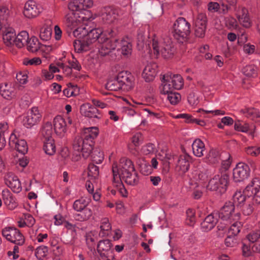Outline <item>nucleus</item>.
I'll return each instance as SVG.
<instances>
[{
    "instance_id": "obj_1",
    "label": "nucleus",
    "mask_w": 260,
    "mask_h": 260,
    "mask_svg": "<svg viewBox=\"0 0 260 260\" xmlns=\"http://www.w3.org/2000/svg\"><path fill=\"white\" fill-rule=\"evenodd\" d=\"M88 29L89 28L79 27L73 31V34L79 38H84V41L87 45H89L96 41L102 44L99 49V53L102 56L106 55L116 48L119 40L114 38V32L113 30L104 31L100 28Z\"/></svg>"
},
{
    "instance_id": "obj_2",
    "label": "nucleus",
    "mask_w": 260,
    "mask_h": 260,
    "mask_svg": "<svg viewBox=\"0 0 260 260\" xmlns=\"http://www.w3.org/2000/svg\"><path fill=\"white\" fill-rule=\"evenodd\" d=\"M98 134L99 130L96 127L86 128L81 136H77L75 138L73 149L78 152H82L84 158L88 157L93 150V140Z\"/></svg>"
},
{
    "instance_id": "obj_3",
    "label": "nucleus",
    "mask_w": 260,
    "mask_h": 260,
    "mask_svg": "<svg viewBox=\"0 0 260 260\" xmlns=\"http://www.w3.org/2000/svg\"><path fill=\"white\" fill-rule=\"evenodd\" d=\"M246 196L253 197L257 203H260V178H253L243 193L241 191L236 192L233 199L235 203L240 205L245 201Z\"/></svg>"
},
{
    "instance_id": "obj_4",
    "label": "nucleus",
    "mask_w": 260,
    "mask_h": 260,
    "mask_svg": "<svg viewBox=\"0 0 260 260\" xmlns=\"http://www.w3.org/2000/svg\"><path fill=\"white\" fill-rule=\"evenodd\" d=\"M190 33V24L183 17L178 18L174 22L172 34L174 38L179 43L186 42Z\"/></svg>"
},
{
    "instance_id": "obj_5",
    "label": "nucleus",
    "mask_w": 260,
    "mask_h": 260,
    "mask_svg": "<svg viewBox=\"0 0 260 260\" xmlns=\"http://www.w3.org/2000/svg\"><path fill=\"white\" fill-rule=\"evenodd\" d=\"M229 180V176L226 172L219 173L210 180L207 188L209 190L218 191L223 193L226 190Z\"/></svg>"
},
{
    "instance_id": "obj_6",
    "label": "nucleus",
    "mask_w": 260,
    "mask_h": 260,
    "mask_svg": "<svg viewBox=\"0 0 260 260\" xmlns=\"http://www.w3.org/2000/svg\"><path fill=\"white\" fill-rule=\"evenodd\" d=\"M240 214L239 212L235 213V206L233 202H226L220 209L218 217L223 221L232 223L235 220L240 219Z\"/></svg>"
},
{
    "instance_id": "obj_7",
    "label": "nucleus",
    "mask_w": 260,
    "mask_h": 260,
    "mask_svg": "<svg viewBox=\"0 0 260 260\" xmlns=\"http://www.w3.org/2000/svg\"><path fill=\"white\" fill-rule=\"evenodd\" d=\"M97 250L103 260H113L115 258L113 244L109 239L100 240L97 245Z\"/></svg>"
},
{
    "instance_id": "obj_8",
    "label": "nucleus",
    "mask_w": 260,
    "mask_h": 260,
    "mask_svg": "<svg viewBox=\"0 0 260 260\" xmlns=\"http://www.w3.org/2000/svg\"><path fill=\"white\" fill-rule=\"evenodd\" d=\"M2 235L6 239L15 244L22 245L25 239L20 231L13 226H8L2 230Z\"/></svg>"
},
{
    "instance_id": "obj_9",
    "label": "nucleus",
    "mask_w": 260,
    "mask_h": 260,
    "mask_svg": "<svg viewBox=\"0 0 260 260\" xmlns=\"http://www.w3.org/2000/svg\"><path fill=\"white\" fill-rule=\"evenodd\" d=\"M42 114L37 107H33L29 109L26 115L22 120L23 125L27 128H30L38 124L41 120Z\"/></svg>"
},
{
    "instance_id": "obj_10",
    "label": "nucleus",
    "mask_w": 260,
    "mask_h": 260,
    "mask_svg": "<svg viewBox=\"0 0 260 260\" xmlns=\"http://www.w3.org/2000/svg\"><path fill=\"white\" fill-rule=\"evenodd\" d=\"M43 8L40 4L34 0H28L23 6V14L28 19L37 17L42 12Z\"/></svg>"
},
{
    "instance_id": "obj_11",
    "label": "nucleus",
    "mask_w": 260,
    "mask_h": 260,
    "mask_svg": "<svg viewBox=\"0 0 260 260\" xmlns=\"http://www.w3.org/2000/svg\"><path fill=\"white\" fill-rule=\"evenodd\" d=\"M117 78L120 83L122 90L129 91L134 86V77L127 71H122L118 73Z\"/></svg>"
},
{
    "instance_id": "obj_12",
    "label": "nucleus",
    "mask_w": 260,
    "mask_h": 260,
    "mask_svg": "<svg viewBox=\"0 0 260 260\" xmlns=\"http://www.w3.org/2000/svg\"><path fill=\"white\" fill-rule=\"evenodd\" d=\"M67 120L68 123L65 119L60 115H57L54 118V129L55 133L58 136L60 137L63 136L67 132L68 125L72 124V120L70 117H68Z\"/></svg>"
},
{
    "instance_id": "obj_13",
    "label": "nucleus",
    "mask_w": 260,
    "mask_h": 260,
    "mask_svg": "<svg viewBox=\"0 0 260 260\" xmlns=\"http://www.w3.org/2000/svg\"><path fill=\"white\" fill-rule=\"evenodd\" d=\"M249 174L248 166L244 162H239L233 170V179L236 182H240L246 179Z\"/></svg>"
},
{
    "instance_id": "obj_14",
    "label": "nucleus",
    "mask_w": 260,
    "mask_h": 260,
    "mask_svg": "<svg viewBox=\"0 0 260 260\" xmlns=\"http://www.w3.org/2000/svg\"><path fill=\"white\" fill-rule=\"evenodd\" d=\"M112 173L114 186L117 188L118 192L123 197H127V191L121 181L116 163H114L112 165Z\"/></svg>"
},
{
    "instance_id": "obj_15",
    "label": "nucleus",
    "mask_w": 260,
    "mask_h": 260,
    "mask_svg": "<svg viewBox=\"0 0 260 260\" xmlns=\"http://www.w3.org/2000/svg\"><path fill=\"white\" fill-rule=\"evenodd\" d=\"M80 110L81 114L83 116L89 118L100 119L102 117V115L100 112V111L89 103L82 104L80 107Z\"/></svg>"
},
{
    "instance_id": "obj_16",
    "label": "nucleus",
    "mask_w": 260,
    "mask_h": 260,
    "mask_svg": "<svg viewBox=\"0 0 260 260\" xmlns=\"http://www.w3.org/2000/svg\"><path fill=\"white\" fill-rule=\"evenodd\" d=\"M5 183L15 193L22 190L21 182L18 177L12 173H7L5 176Z\"/></svg>"
},
{
    "instance_id": "obj_17",
    "label": "nucleus",
    "mask_w": 260,
    "mask_h": 260,
    "mask_svg": "<svg viewBox=\"0 0 260 260\" xmlns=\"http://www.w3.org/2000/svg\"><path fill=\"white\" fill-rule=\"evenodd\" d=\"M175 52L176 49L171 39L168 37L164 38L161 46V55L165 58H170L173 56Z\"/></svg>"
},
{
    "instance_id": "obj_18",
    "label": "nucleus",
    "mask_w": 260,
    "mask_h": 260,
    "mask_svg": "<svg viewBox=\"0 0 260 260\" xmlns=\"http://www.w3.org/2000/svg\"><path fill=\"white\" fill-rule=\"evenodd\" d=\"M10 146L16 149L19 153L25 154L27 152L28 146L24 140H18L14 134H11L9 138Z\"/></svg>"
},
{
    "instance_id": "obj_19",
    "label": "nucleus",
    "mask_w": 260,
    "mask_h": 260,
    "mask_svg": "<svg viewBox=\"0 0 260 260\" xmlns=\"http://www.w3.org/2000/svg\"><path fill=\"white\" fill-rule=\"evenodd\" d=\"M236 16L243 27L249 28L251 26V22L249 18L248 10L245 7H239L236 10Z\"/></svg>"
},
{
    "instance_id": "obj_20",
    "label": "nucleus",
    "mask_w": 260,
    "mask_h": 260,
    "mask_svg": "<svg viewBox=\"0 0 260 260\" xmlns=\"http://www.w3.org/2000/svg\"><path fill=\"white\" fill-rule=\"evenodd\" d=\"M218 214L212 213L207 216L201 223V229L204 232L210 231L214 228L218 222Z\"/></svg>"
},
{
    "instance_id": "obj_21",
    "label": "nucleus",
    "mask_w": 260,
    "mask_h": 260,
    "mask_svg": "<svg viewBox=\"0 0 260 260\" xmlns=\"http://www.w3.org/2000/svg\"><path fill=\"white\" fill-rule=\"evenodd\" d=\"M117 169L120 176L127 175L135 171L133 162L126 157H122L120 159L119 168L117 167Z\"/></svg>"
},
{
    "instance_id": "obj_22",
    "label": "nucleus",
    "mask_w": 260,
    "mask_h": 260,
    "mask_svg": "<svg viewBox=\"0 0 260 260\" xmlns=\"http://www.w3.org/2000/svg\"><path fill=\"white\" fill-rule=\"evenodd\" d=\"M157 65L155 63H148L142 73V77L146 82L154 80L157 74Z\"/></svg>"
},
{
    "instance_id": "obj_23",
    "label": "nucleus",
    "mask_w": 260,
    "mask_h": 260,
    "mask_svg": "<svg viewBox=\"0 0 260 260\" xmlns=\"http://www.w3.org/2000/svg\"><path fill=\"white\" fill-rule=\"evenodd\" d=\"M2 198L4 204L10 210H13L18 206L16 199L8 189L2 191Z\"/></svg>"
},
{
    "instance_id": "obj_24",
    "label": "nucleus",
    "mask_w": 260,
    "mask_h": 260,
    "mask_svg": "<svg viewBox=\"0 0 260 260\" xmlns=\"http://www.w3.org/2000/svg\"><path fill=\"white\" fill-rule=\"evenodd\" d=\"M118 14L116 10L111 7L105 8V11L102 14V19L107 24H112L117 19Z\"/></svg>"
},
{
    "instance_id": "obj_25",
    "label": "nucleus",
    "mask_w": 260,
    "mask_h": 260,
    "mask_svg": "<svg viewBox=\"0 0 260 260\" xmlns=\"http://www.w3.org/2000/svg\"><path fill=\"white\" fill-rule=\"evenodd\" d=\"M190 157L186 154L180 155L177 161L176 168L180 174L186 172L189 168Z\"/></svg>"
},
{
    "instance_id": "obj_26",
    "label": "nucleus",
    "mask_w": 260,
    "mask_h": 260,
    "mask_svg": "<svg viewBox=\"0 0 260 260\" xmlns=\"http://www.w3.org/2000/svg\"><path fill=\"white\" fill-rule=\"evenodd\" d=\"M16 36L15 31L12 27L6 28L3 31V39L4 43L8 46L14 45Z\"/></svg>"
},
{
    "instance_id": "obj_27",
    "label": "nucleus",
    "mask_w": 260,
    "mask_h": 260,
    "mask_svg": "<svg viewBox=\"0 0 260 260\" xmlns=\"http://www.w3.org/2000/svg\"><path fill=\"white\" fill-rule=\"evenodd\" d=\"M92 210L86 207L84 209L78 211L77 213L74 214L73 217L75 220L82 222L88 220L92 216Z\"/></svg>"
},
{
    "instance_id": "obj_28",
    "label": "nucleus",
    "mask_w": 260,
    "mask_h": 260,
    "mask_svg": "<svg viewBox=\"0 0 260 260\" xmlns=\"http://www.w3.org/2000/svg\"><path fill=\"white\" fill-rule=\"evenodd\" d=\"M164 78H168L175 89L179 90L182 88L184 85V81L181 75H164Z\"/></svg>"
},
{
    "instance_id": "obj_29",
    "label": "nucleus",
    "mask_w": 260,
    "mask_h": 260,
    "mask_svg": "<svg viewBox=\"0 0 260 260\" xmlns=\"http://www.w3.org/2000/svg\"><path fill=\"white\" fill-rule=\"evenodd\" d=\"M14 87L7 83H2L0 85V93L7 100H11L14 97Z\"/></svg>"
},
{
    "instance_id": "obj_30",
    "label": "nucleus",
    "mask_w": 260,
    "mask_h": 260,
    "mask_svg": "<svg viewBox=\"0 0 260 260\" xmlns=\"http://www.w3.org/2000/svg\"><path fill=\"white\" fill-rule=\"evenodd\" d=\"M193 154L197 157H202L205 151V146L203 142L199 139H196L192 144Z\"/></svg>"
},
{
    "instance_id": "obj_31",
    "label": "nucleus",
    "mask_w": 260,
    "mask_h": 260,
    "mask_svg": "<svg viewBox=\"0 0 260 260\" xmlns=\"http://www.w3.org/2000/svg\"><path fill=\"white\" fill-rule=\"evenodd\" d=\"M100 224L99 236L102 237L108 236L112 229L109 219L106 217L103 218L101 220Z\"/></svg>"
},
{
    "instance_id": "obj_32",
    "label": "nucleus",
    "mask_w": 260,
    "mask_h": 260,
    "mask_svg": "<svg viewBox=\"0 0 260 260\" xmlns=\"http://www.w3.org/2000/svg\"><path fill=\"white\" fill-rule=\"evenodd\" d=\"M222 152L216 149H211L207 155L208 161L211 164H218L222 158Z\"/></svg>"
},
{
    "instance_id": "obj_33",
    "label": "nucleus",
    "mask_w": 260,
    "mask_h": 260,
    "mask_svg": "<svg viewBox=\"0 0 260 260\" xmlns=\"http://www.w3.org/2000/svg\"><path fill=\"white\" fill-rule=\"evenodd\" d=\"M28 39V32L26 31H22L16 36L14 45L19 48H21L26 44Z\"/></svg>"
},
{
    "instance_id": "obj_34",
    "label": "nucleus",
    "mask_w": 260,
    "mask_h": 260,
    "mask_svg": "<svg viewBox=\"0 0 260 260\" xmlns=\"http://www.w3.org/2000/svg\"><path fill=\"white\" fill-rule=\"evenodd\" d=\"M120 178H122L126 184L130 185H136L139 182V177L136 171L134 172H131L127 175H120Z\"/></svg>"
},
{
    "instance_id": "obj_35",
    "label": "nucleus",
    "mask_w": 260,
    "mask_h": 260,
    "mask_svg": "<svg viewBox=\"0 0 260 260\" xmlns=\"http://www.w3.org/2000/svg\"><path fill=\"white\" fill-rule=\"evenodd\" d=\"M26 45L27 50L31 52H36L42 46L38 39L35 36L28 40Z\"/></svg>"
},
{
    "instance_id": "obj_36",
    "label": "nucleus",
    "mask_w": 260,
    "mask_h": 260,
    "mask_svg": "<svg viewBox=\"0 0 260 260\" xmlns=\"http://www.w3.org/2000/svg\"><path fill=\"white\" fill-rule=\"evenodd\" d=\"M241 112L245 115L246 117L253 120L259 121L260 119V113L259 111L255 108H245L242 109Z\"/></svg>"
},
{
    "instance_id": "obj_37",
    "label": "nucleus",
    "mask_w": 260,
    "mask_h": 260,
    "mask_svg": "<svg viewBox=\"0 0 260 260\" xmlns=\"http://www.w3.org/2000/svg\"><path fill=\"white\" fill-rule=\"evenodd\" d=\"M43 149L45 152L49 155H52L55 153L56 147L54 141L52 138H49L44 140Z\"/></svg>"
},
{
    "instance_id": "obj_38",
    "label": "nucleus",
    "mask_w": 260,
    "mask_h": 260,
    "mask_svg": "<svg viewBox=\"0 0 260 260\" xmlns=\"http://www.w3.org/2000/svg\"><path fill=\"white\" fill-rule=\"evenodd\" d=\"M221 156L222 158L220 160H221V166L219 173L226 172V171L229 169L231 164V155L229 152H222Z\"/></svg>"
},
{
    "instance_id": "obj_39",
    "label": "nucleus",
    "mask_w": 260,
    "mask_h": 260,
    "mask_svg": "<svg viewBox=\"0 0 260 260\" xmlns=\"http://www.w3.org/2000/svg\"><path fill=\"white\" fill-rule=\"evenodd\" d=\"M161 82L162 83L160 87V90L162 94H168L173 92V90L175 89L173 87L170 81H169L168 78H164V75H163L161 78Z\"/></svg>"
},
{
    "instance_id": "obj_40",
    "label": "nucleus",
    "mask_w": 260,
    "mask_h": 260,
    "mask_svg": "<svg viewBox=\"0 0 260 260\" xmlns=\"http://www.w3.org/2000/svg\"><path fill=\"white\" fill-rule=\"evenodd\" d=\"M52 29L50 27L44 25L40 28L39 36L44 41H47L51 38Z\"/></svg>"
},
{
    "instance_id": "obj_41",
    "label": "nucleus",
    "mask_w": 260,
    "mask_h": 260,
    "mask_svg": "<svg viewBox=\"0 0 260 260\" xmlns=\"http://www.w3.org/2000/svg\"><path fill=\"white\" fill-rule=\"evenodd\" d=\"M140 172L144 175H148L151 173V167L144 159H139L137 161Z\"/></svg>"
},
{
    "instance_id": "obj_42",
    "label": "nucleus",
    "mask_w": 260,
    "mask_h": 260,
    "mask_svg": "<svg viewBox=\"0 0 260 260\" xmlns=\"http://www.w3.org/2000/svg\"><path fill=\"white\" fill-rule=\"evenodd\" d=\"M164 42L163 39H159L157 36L154 35L152 40V47L154 54L156 56L160 54L161 44Z\"/></svg>"
},
{
    "instance_id": "obj_43",
    "label": "nucleus",
    "mask_w": 260,
    "mask_h": 260,
    "mask_svg": "<svg viewBox=\"0 0 260 260\" xmlns=\"http://www.w3.org/2000/svg\"><path fill=\"white\" fill-rule=\"evenodd\" d=\"M231 224V225L230 227L229 226V234L230 235L236 237L240 233L242 225L241 222L238 220L233 221Z\"/></svg>"
},
{
    "instance_id": "obj_44",
    "label": "nucleus",
    "mask_w": 260,
    "mask_h": 260,
    "mask_svg": "<svg viewBox=\"0 0 260 260\" xmlns=\"http://www.w3.org/2000/svg\"><path fill=\"white\" fill-rule=\"evenodd\" d=\"M88 203L85 199L80 198L74 201L72 208L75 211L78 212V211L84 209V208L88 206Z\"/></svg>"
},
{
    "instance_id": "obj_45",
    "label": "nucleus",
    "mask_w": 260,
    "mask_h": 260,
    "mask_svg": "<svg viewBox=\"0 0 260 260\" xmlns=\"http://www.w3.org/2000/svg\"><path fill=\"white\" fill-rule=\"evenodd\" d=\"M82 39V41L75 40L74 42V49L75 51L78 53L86 51L88 50L89 45H87V43L84 41V38Z\"/></svg>"
},
{
    "instance_id": "obj_46",
    "label": "nucleus",
    "mask_w": 260,
    "mask_h": 260,
    "mask_svg": "<svg viewBox=\"0 0 260 260\" xmlns=\"http://www.w3.org/2000/svg\"><path fill=\"white\" fill-rule=\"evenodd\" d=\"M91 157L92 161L98 164L102 163L104 158L103 152L98 149L92 152Z\"/></svg>"
},
{
    "instance_id": "obj_47",
    "label": "nucleus",
    "mask_w": 260,
    "mask_h": 260,
    "mask_svg": "<svg viewBox=\"0 0 260 260\" xmlns=\"http://www.w3.org/2000/svg\"><path fill=\"white\" fill-rule=\"evenodd\" d=\"M41 133L45 138V140L52 138L51 137L52 134V125L50 122H47L44 124Z\"/></svg>"
},
{
    "instance_id": "obj_48",
    "label": "nucleus",
    "mask_w": 260,
    "mask_h": 260,
    "mask_svg": "<svg viewBox=\"0 0 260 260\" xmlns=\"http://www.w3.org/2000/svg\"><path fill=\"white\" fill-rule=\"evenodd\" d=\"M231 223H228L225 221L222 220L217 225V235L219 237H222L229 229V226Z\"/></svg>"
},
{
    "instance_id": "obj_49",
    "label": "nucleus",
    "mask_w": 260,
    "mask_h": 260,
    "mask_svg": "<svg viewBox=\"0 0 260 260\" xmlns=\"http://www.w3.org/2000/svg\"><path fill=\"white\" fill-rule=\"evenodd\" d=\"M106 88L111 91H118L122 89V87L116 78V79L108 81L106 84Z\"/></svg>"
},
{
    "instance_id": "obj_50",
    "label": "nucleus",
    "mask_w": 260,
    "mask_h": 260,
    "mask_svg": "<svg viewBox=\"0 0 260 260\" xmlns=\"http://www.w3.org/2000/svg\"><path fill=\"white\" fill-rule=\"evenodd\" d=\"M121 53L124 56H129L132 53V44L125 40L121 41Z\"/></svg>"
},
{
    "instance_id": "obj_51",
    "label": "nucleus",
    "mask_w": 260,
    "mask_h": 260,
    "mask_svg": "<svg viewBox=\"0 0 260 260\" xmlns=\"http://www.w3.org/2000/svg\"><path fill=\"white\" fill-rule=\"evenodd\" d=\"M68 8L73 12L84 10L82 2H80V0H73L71 2L68 4Z\"/></svg>"
},
{
    "instance_id": "obj_52",
    "label": "nucleus",
    "mask_w": 260,
    "mask_h": 260,
    "mask_svg": "<svg viewBox=\"0 0 260 260\" xmlns=\"http://www.w3.org/2000/svg\"><path fill=\"white\" fill-rule=\"evenodd\" d=\"M48 253V248L46 246L38 247L35 251V255L39 259H41L46 257Z\"/></svg>"
},
{
    "instance_id": "obj_53",
    "label": "nucleus",
    "mask_w": 260,
    "mask_h": 260,
    "mask_svg": "<svg viewBox=\"0 0 260 260\" xmlns=\"http://www.w3.org/2000/svg\"><path fill=\"white\" fill-rule=\"evenodd\" d=\"M88 175L89 177L96 179L99 175V168L93 164H89L88 165Z\"/></svg>"
},
{
    "instance_id": "obj_54",
    "label": "nucleus",
    "mask_w": 260,
    "mask_h": 260,
    "mask_svg": "<svg viewBox=\"0 0 260 260\" xmlns=\"http://www.w3.org/2000/svg\"><path fill=\"white\" fill-rule=\"evenodd\" d=\"M243 74L248 77H253L256 75V68L254 65H247L242 69Z\"/></svg>"
},
{
    "instance_id": "obj_55",
    "label": "nucleus",
    "mask_w": 260,
    "mask_h": 260,
    "mask_svg": "<svg viewBox=\"0 0 260 260\" xmlns=\"http://www.w3.org/2000/svg\"><path fill=\"white\" fill-rule=\"evenodd\" d=\"M207 17L206 14L200 13L198 15L197 18L195 22V26L204 27L206 28Z\"/></svg>"
},
{
    "instance_id": "obj_56",
    "label": "nucleus",
    "mask_w": 260,
    "mask_h": 260,
    "mask_svg": "<svg viewBox=\"0 0 260 260\" xmlns=\"http://www.w3.org/2000/svg\"><path fill=\"white\" fill-rule=\"evenodd\" d=\"M167 95V99L172 105H177L181 100V95L178 92H172Z\"/></svg>"
},
{
    "instance_id": "obj_57",
    "label": "nucleus",
    "mask_w": 260,
    "mask_h": 260,
    "mask_svg": "<svg viewBox=\"0 0 260 260\" xmlns=\"http://www.w3.org/2000/svg\"><path fill=\"white\" fill-rule=\"evenodd\" d=\"M23 63L25 66H38L42 63L40 57H35L32 58H25L23 59Z\"/></svg>"
},
{
    "instance_id": "obj_58",
    "label": "nucleus",
    "mask_w": 260,
    "mask_h": 260,
    "mask_svg": "<svg viewBox=\"0 0 260 260\" xmlns=\"http://www.w3.org/2000/svg\"><path fill=\"white\" fill-rule=\"evenodd\" d=\"M86 244L89 247L94 246L95 243L96 238L93 233L91 231L86 234L85 236Z\"/></svg>"
},
{
    "instance_id": "obj_59",
    "label": "nucleus",
    "mask_w": 260,
    "mask_h": 260,
    "mask_svg": "<svg viewBox=\"0 0 260 260\" xmlns=\"http://www.w3.org/2000/svg\"><path fill=\"white\" fill-rule=\"evenodd\" d=\"M247 239L251 243H254L260 239V231H252L246 236Z\"/></svg>"
},
{
    "instance_id": "obj_60",
    "label": "nucleus",
    "mask_w": 260,
    "mask_h": 260,
    "mask_svg": "<svg viewBox=\"0 0 260 260\" xmlns=\"http://www.w3.org/2000/svg\"><path fill=\"white\" fill-rule=\"evenodd\" d=\"M22 217L24 222V224L27 226H32L35 223V219L30 214H23Z\"/></svg>"
},
{
    "instance_id": "obj_61",
    "label": "nucleus",
    "mask_w": 260,
    "mask_h": 260,
    "mask_svg": "<svg viewBox=\"0 0 260 260\" xmlns=\"http://www.w3.org/2000/svg\"><path fill=\"white\" fill-rule=\"evenodd\" d=\"M224 244L226 247H235L237 244V238L235 236L229 235L225 239Z\"/></svg>"
},
{
    "instance_id": "obj_62",
    "label": "nucleus",
    "mask_w": 260,
    "mask_h": 260,
    "mask_svg": "<svg viewBox=\"0 0 260 260\" xmlns=\"http://www.w3.org/2000/svg\"><path fill=\"white\" fill-rule=\"evenodd\" d=\"M187 218L186 219V223L190 226L194 224L196 221L194 212L191 209H188L186 211Z\"/></svg>"
},
{
    "instance_id": "obj_63",
    "label": "nucleus",
    "mask_w": 260,
    "mask_h": 260,
    "mask_svg": "<svg viewBox=\"0 0 260 260\" xmlns=\"http://www.w3.org/2000/svg\"><path fill=\"white\" fill-rule=\"evenodd\" d=\"M155 150V146L152 143H148L142 148V153L145 155L152 154L154 152Z\"/></svg>"
},
{
    "instance_id": "obj_64",
    "label": "nucleus",
    "mask_w": 260,
    "mask_h": 260,
    "mask_svg": "<svg viewBox=\"0 0 260 260\" xmlns=\"http://www.w3.org/2000/svg\"><path fill=\"white\" fill-rule=\"evenodd\" d=\"M226 26L230 29H236L238 27L237 21L234 17H230L226 20Z\"/></svg>"
}]
</instances>
